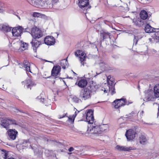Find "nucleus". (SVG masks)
Returning a JSON list of instances; mask_svg holds the SVG:
<instances>
[{"label": "nucleus", "mask_w": 159, "mask_h": 159, "mask_svg": "<svg viewBox=\"0 0 159 159\" xmlns=\"http://www.w3.org/2000/svg\"><path fill=\"white\" fill-rule=\"evenodd\" d=\"M17 63V66H19V67L20 68H22L24 66V62L23 64L19 62H18Z\"/></svg>", "instance_id": "a19ab883"}, {"label": "nucleus", "mask_w": 159, "mask_h": 159, "mask_svg": "<svg viewBox=\"0 0 159 159\" xmlns=\"http://www.w3.org/2000/svg\"><path fill=\"white\" fill-rule=\"evenodd\" d=\"M76 115L74 116V115H73L72 117L69 116L68 117V120L70 121L71 123H73L74 122V120L75 119V117Z\"/></svg>", "instance_id": "e433bc0d"}, {"label": "nucleus", "mask_w": 159, "mask_h": 159, "mask_svg": "<svg viewBox=\"0 0 159 159\" xmlns=\"http://www.w3.org/2000/svg\"><path fill=\"white\" fill-rule=\"evenodd\" d=\"M118 102H115V100L112 102V105L115 108H118L120 107V106Z\"/></svg>", "instance_id": "f704fd0d"}, {"label": "nucleus", "mask_w": 159, "mask_h": 159, "mask_svg": "<svg viewBox=\"0 0 159 159\" xmlns=\"http://www.w3.org/2000/svg\"><path fill=\"white\" fill-rule=\"evenodd\" d=\"M138 38H137L135 36H134V44H135V45H136L137 44L138 41Z\"/></svg>", "instance_id": "ea45409f"}, {"label": "nucleus", "mask_w": 159, "mask_h": 159, "mask_svg": "<svg viewBox=\"0 0 159 159\" xmlns=\"http://www.w3.org/2000/svg\"><path fill=\"white\" fill-rule=\"evenodd\" d=\"M27 87L28 88H29L31 86L34 85V84L33 83V82L31 81L30 80L28 79L27 80Z\"/></svg>", "instance_id": "473e14b6"}, {"label": "nucleus", "mask_w": 159, "mask_h": 159, "mask_svg": "<svg viewBox=\"0 0 159 159\" xmlns=\"http://www.w3.org/2000/svg\"><path fill=\"white\" fill-rule=\"evenodd\" d=\"M74 74H75L76 75H77V74L75 73L74 72H73Z\"/></svg>", "instance_id": "69168bd1"}, {"label": "nucleus", "mask_w": 159, "mask_h": 159, "mask_svg": "<svg viewBox=\"0 0 159 159\" xmlns=\"http://www.w3.org/2000/svg\"><path fill=\"white\" fill-rule=\"evenodd\" d=\"M136 133L132 129H130L126 131L125 135L128 140L134 139L135 137Z\"/></svg>", "instance_id": "1a4fd4ad"}, {"label": "nucleus", "mask_w": 159, "mask_h": 159, "mask_svg": "<svg viewBox=\"0 0 159 159\" xmlns=\"http://www.w3.org/2000/svg\"><path fill=\"white\" fill-rule=\"evenodd\" d=\"M45 61H46V62H50L52 63V61H47V60H45Z\"/></svg>", "instance_id": "bf43d9fd"}, {"label": "nucleus", "mask_w": 159, "mask_h": 159, "mask_svg": "<svg viewBox=\"0 0 159 159\" xmlns=\"http://www.w3.org/2000/svg\"><path fill=\"white\" fill-rule=\"evenodd\" d=\"M117 6H118H118H119V5L118 4V5H117ZM113 7H117V5H114L113 6ZM117 7H118V6H117Z\"/></svg>", "instance_id": "5fc2aeb1"}, {"label": "nucleus", "mask_w": 159, "mask_h": 159, "mask_svg": "<svg viewBox=\"0 0 159 159\" xmlns=\"http://www.w3.org/2000/svg\"><path fill=\"white\" fill-rule=\"evenodd\" d=\"M143 35L140 34H138L137 36H135L137 38H138V39H141L143 37Z\"/></svg>", "instance_id": "79ce46f5"}, {"label": "nucleus", "mask_w": 159, "mask_h": 159, "mask_svg": "<svg viewBox=\"0 0 159 159\" xmlns=\"http://www.w3.org/2000/svg\"><path fill=\"white\" fill-rule=\"evenodd\" d=\"M159 116V106L158 108V112L157 113V116Z\"/></svg>", "instance_id": "3c124183"}, {"label": "nucleus", "mask_w": 159, "mask_h": 159, "mask_svg": "<svg viewBox=\"0 0 159 159\" xmlns=\"http://www.w3.org/2000/svg\"><path fill=\"white\" fill-rule=\"evenodd\" d=\"M133 22L134 25L139 27H141L143 24V21L140 18L138 19L135 21Z\"/></svg>", "instance_id": "412c9836"}, {"label": "nucleus", "mask_w": 159, "mask_h": 159, "mask_svg": "<svg viewBox=\"0 0 159 159\" xmlns=\"http://www.w3.org/2000/svg\"><path fill=\"white\" fill-rule=\"evenodd\" d=\"M86 121L89 123L93 124L94 119L93 116V111L91 110H89L87 112L86 117ZM86 121V120H85Z\"/></svg>", "instance_id": "6e6552de"}, {"label": "nucleus", "mask_w": 159, "mask_h": 159, "mask_svg": "<svg viewBox=\"0 0 159 159\" xmlns=\"http://www.w3.org/2000/svg\"><path fill=\"white\" fill-rule=\"evenodd\" d=\"M139 140L140 143L143 145L145 144L147 141L146 137L143 135H141L140 136Z\"/></svg>", "instance_id": "bb28decb"}, {"label": "nucleus", "mask_w": 159, "mask_h": 159, "mask_svg": "<svg viewBox=\"0 0 159 159\" xmlns=\"http://www.w3.org/2000/svg\"><path fill=\"white\" fill-rule=\"evenodd\" d=\"M149 99L150 100H152V99L150 98H149Z\"/></svg>", "instance_id": "0e129e2a"}, {"label": "nucleus", "mask_w": 159, "mask_h": 159, "mask_svg": "<svg viewBox=\"0 0 159 159\" xmlns=\"http://www.w3.org/2000/svg\"><path fill=\"white\" fill-rule=\"evenodd\" d=\"M141 113H142V114H141V115H142V114H143V111H142L141 112V113H140L141 114Z\"/></svg>", "instance_id": "052dcab7"}, {"label": "nucleus", "mask_w": 159, "mask_h": 159, "mask_svg": "<svg viewBox=\"0 0 159 159\" xmlns=\"http://www.w3.org/2000/svg\"><path fill=\"white\" fill-rule=\"evenodd\" d=\"M54 2H56L58 1V0H52Z\"/></svg>", "instance_id": "864d4df0"}, {"label": "nucleus", "mask_w": 159, "mask_h": 159, "mask_svg": "<svg viewBox=\"0 0 159 159\" xmlns=\"http://www.w3.org/2000/svg\"><path fill=\"white\" fill-rule=\"evenodd\" d=\"M31 34L33 39H38L43 36V33L42 31L39 28L34 27L31 30Z\"/></svg>", "instance_id": "7ed1b4c3"}, {"label": "nucleus", "mask_w": 159, "mask_h": 159, "mask_svg": "<svg viewBox=\"0 0 159 159\" xmlns=\"http://www.w3.org/2000/svg\"><path fill=\"white\" fill-rule=\"evenodd\" d=\"M14 111L15 112H17V113L18 112H22V113H24V112H23V111H22L20 110L17 109H15V110H14Z\"/></svg>", "instance_id": "c03bdc74"}, {"label": "nucleus", "mask_w": 159, "mask_h": 159, "mask_svg": "<svg viewBox=\"0 0 159 159\" xmlns=\"http://www.w3.org/2000/svg\"><path fill=\"white\" fill-rule=\"evenodd\" d=\"M87 84V81L85 80H81L78 82V85L79 87L83 88L86 86Z\"/></svg>", "instance_id": "6ab92c4d"}, {"label": "nucleus", "mask_w": 159, "mask_h": 159, "mask_svg": "<svg viewBox=\"0 0 159 159\" xmlns=\"http://www.w3.org/2000/svg\"><path fill=\"white\" fill-rule=\"evenodd\" d=\"M2 30L6 32H9L11 30V27L8 26L3 25L2 26Z\"/></svg>", "instance_id": "c85d7f7f"}, {"label": "nucleus", "mask_w": 159, "mask_h": 159, "mask_svg": "<svg viewBox=\"0 0 159 159\" xmlns=\"http://www.w3.org/2000/svg\"><path fill=\"white\" fill-rule=\"evenodd\" d=\"M88 89H89L91 90V93L92 94L93 93H94L97 89L98 88V86L97 85H90L89 87H87Z\"/></svg>", "instance_id": "a878e982"}, {"label": "nucleus", "mask_w": 159, "mask_h": 159, "mask_svg": "<svg viewBox=\"0 0 159 159\" xmlns=\"http://www.w3.org/2000/svg\"><path fill=\"white\" fill-rule=\"evenodd\" d=\"M112 56L113 58L115 59H116L118 58V56L116 55H113Z\"/></svg>", "instance_id": "09e8293b"}, {"label": "nucleus", "mask_w": 159, "mask_h": 159, "mask_svg": "<svg viewBox=\"0 0 159 159\" xmlns=\"http://www.w3.org/2000/svg\"><path fill=\"white\" fill-rule=\"evenodd\" d=\"M2 152H4V155L3 158L4 159H7L9 158V156H8V152H7L6 150H3L2 151Z\"/></svg>", "instance_id": "c9c22d12"}, {"label": "nucleus", "mask_w": 159, "mask_h": 159, "mask_svg": "<svg viewBox=\"0 0 159 159\" xmlns=\"http://www.w3.org/2000/svg\"><path fill=\"white\" fill-rule=\"evenodd\" d=\"M8 139L12 140H15L18 134V132L15 129H10L7 131Z\"/></svg>", "instance_id": "9d476101"}, {"label": "nucleus", "mask_w": 159, "mask_h": 159, "mask_svg": "<svg viewBox=\"0 0 159 159\" xmlns=\"http://www.w3.org/2000/svg\"><path fill=\"white\" fill-rule=\"evenodd\" d=\"M104 92L105 93H107V90H106V89H105L104 90Z\"/></svg>", "instance_id": "6e6d98bb"}, {"label": "nucleus", "mask_w": 159, "mask_h": 159, "mask_svg": "<svg viewBox=\"0 0 159 159\" xmlns=\"http://www.w3.org/2000/svg\"><path fill=\"white\" fill-rule=\"evenodd\" d=\"M107 81L109 85V92L111 95H113L116 93L115 89L114 87L115 84H114L113 81L110 80H107Z\"/></svg>", "instance_id": "ddd939ff"}, {"label": "nucleus", "mask_w": 159, "mask_h": 159, "mask_svg": "<svg viewBox=\"0 0 159 159\" xmlns=\"http://www.w3.org/2000/svg\"><path fill=\"white\" fill-rule=\"evenodd\" d=\"M2 11H3L2 9L0 8V12H2Z\"/></svg>", "instance_id": "4d7b16f0"}, {"label": "nucleus", "mask_w": 159, "mask_h": 159, "mask_svg": "<svg viewBox=\"0 0 159 159\" xmlns=\"http://www.w3.org/2000/svg\"><path fill=\"white\" fill-rule=\"evenodd\" d=\"M19 18V20H20V18L19 16H17Z\"/></svg>", "instance_id": "e2e57ef3"}, {"label": "nucleus", "mask_w": 159, "mask_h": 159, "mask_svg": "<svg viewBox=\"0 0 159 159\" xmlns=\"http://www.w3.org/2000/svg\"><path fill=\"white\" fill-rule=\"evenodd\" d=\"M7 159H15L13 157H10L9 158H8Z\"/></svg>", "instance_id": "13d9d810"}, {"label": "nucleus", "mask_w": 159, "mask_h": 159, "mask_svg": "<svg viewBox=\"0 0 159 159\" xmlns=\"http://www.w3.org/2000/svg\"><path fill=\"white\" fill-rule=\"evenodd\" d=\"M60 66L57 65L53 66L51 71L52 75L53 76H56L58 75L61 71Z\"/></svg>", "instance_id": "2eb2a0df"}, {"label": "nucleus", "mask_w": 159, "mask_h": 159, "mask_svg": "<svg viewBox=\"0 0 159 159\" xmlns=\"http://www.w3.org/2000/svg\"><path fill=\"white\" fill-rule=\"evenodd\" d=\"M15 15H16V16H17V13H16L15 14Z\"/></svg>", "instance_id": "680f3d73"}, {"label": "nucleus", "mask_w": 159, "mask_h": 159, "mask_svg": "<svg viewBox=\"0 0 159 159\" xmlns=\"http://www.w3.org/2000/svg\"><path fill=\"white\" fill-rule=\"evenodd\" d=\"M140 17L142 20L146 19L148 16V13L146 11L144 10L142 11L140 13Z\"/></svg>", "instance_id": "4be33fe9"}, {"label": "nucleus", "mask_w": 159, "mask_h": 159, "mask_svg": "<svg viewBox=\"0 0 159 159\" xmlns=\"http://www.w3.org/2000/svg\"><path fill=\"white\" fill-rule=\"evenodd\" d=\"M155 39L159 40V33L158 32H156L155 34Z\"/></svg>", "instance_id": "4c0bfd02"}, {"label": "nucleus", "mask_w": 159, "mask_h": 159, "mask_svg": "<svg viewBox=\"0 0 159 159\" xmlns=\"http://www.w3.org/2000/svg\"><path fill=\"white\" fill-rule=\"evenodd\" d=\"M81 147H75L74 148V153L76 154L77 155H80V154H79V153L81 151L80 149Z\"/></svg>", "instance_id": "2f4dec72"}, {"label": "nucleus", "mask_w": 159, "mask_h": 159, "mask_svg": "<svg viewBox=\"0 0 159 159\" xmlns=\"http://www.w3.org/2000/svg\"><path fill=\"white\" fill-rule=\"evenodd\" d=\"M107 80H110V79L111 78V77L110 75H109L107 77Z\"/></svg>", "instance_id": "8fccbe9b"}, {"label": "nucleus", "mask_w": 159, "mask_h": 159, "mask_svg": "<svg viewBox=\"0 0 159 159\" xmlns=\"http://www.w3.org/2000/svg\"><path fill=\"white\" fill-rule=\"evenodd\" d=\"M74 148L72 147H70L69 148L68 150L69 152H71L73 151H74Z\"/></svg>", "instance_id": "a18cd8bd"}, {"label": "nucleus", "mask_w": 159, "mask_h": 159, "mask_svg": "<svg viewBox=\"0 0 159 159\" xmlns=\"http://www.w3.org/2000/svg\"><path fill=\"white\" fill-rule=\"evenodd\" d=\"M100 128V129L102 130V133L103 132H104L107 129V125H103L101 126H99Z\"/></svg>", "instance_id": "72a5a7b5"}, {"label": "nucleus", "mask_w": 159, "mask_h": 159, "mask_svg": "<svg viewBox=\"0 0 159 159\" xmlns=\"http://www.w3.org/2000/svg\"><path fill=\"white\" fill-rule=\"evenodd\" d=\"M100 34L101 36L102 37L103 39L107 38V37L110 38V33L108 32H106V31L102 30L100 32Z\"/></svg>", "instance_id": "393cba45"}, {"label": "nucleus", "mask_w": 159, "mask_h": 159, "mask_svg": "<svg viewBox=\"0 0 159 159\" xmlns=\"http://www.w3.org/2000/svg\"><path fill=\"white\" fill-rule=\"evenodd\" d=\"M129 8L127 4H124V6H119L118 7L117 10L120 12H126L129 11Z\"/></svg>", "instance_id": "dca6fc26"}, {"label": "nucleus", "mask_w": 159, "mask_h": 159, "mask_svg": "<svg viewBox=\"0 0 159 159\" xmlns=\"http://www.w3.org/2000/svg\"><path fill=\"white\" fill-rule=\"evenodd\" d=\"M43 43V41H38L36 40V39H33L32 41L30 42L34 50H35V52L37 48Z\"/></svg>", "instance_id": "f8f14e48"}, {"label": "nucleus", "mask_w": 159, "mask_h": 159, "mask_svg": "<svg viewBox=\"0 0 159 159\" xmlns=\"http://www.w3.org/2000/svg\"><path fill=\"white\" fill-rule=\"evenodd\" d=\"M37 99H40L39 97H38L37 98Z\"/></svg>", "instance_id": "338daca9"}, {"label": "nucleus", "mask_w": 159, "mask_h": 159, "mask_svg": "<svg viewBox=\"0 0 159 159\" xmlns=\"http://www.w3.org/2000/svg\"><path fill=\"white\" fill-rule=\"evenodd\" d=\"M154 96L155 98H159V84H156L154 88Z\"/></svg>", "instance_id": "aec40b11"}, {"label": "nucleus", "mask_w": 159, "mask_h": 159, "mask_svg": "<svg viewBox=\"0 0 159 159\" xmlns=\"http://www.w3.org/2000/svg\"><path fill=\"white\" fill-rule=\"evenodd\" d=\"M44 98L41 99V101L43 103H44L45 106H47L50 105L51 102L50 100L47 99L46 100H45V101L44 102Z\"/></svg>", "instance_id": "7c9ffc66"}, {"label": "nucleus", "mask_w": 159, "mask_h": 159, "mask_svg": "<svg viewBox=\"0 0 159 159\" xmlns=\"http://www.w3.org/2000/svg\"><path fill=\"white\" fill-rule=\"evenodd\" d=\"M66 114H67V113H66V114H64L62 115H59V118H62L63 117H65L66 116Z\"/></svg>", "instance_id": "49530a36"}, {"label": "nucleus", "mask_w": 159, "mask_h": 159, "mask_svg": "<svg viewBox=\"0 0 159 159\" xmlns=\"http://www.w3.org/2000/svg\"><path fill=\"white\" fill-rule=\"evenodd\" d=\"M156 29L151 26L148 24H147L145 27V30L147 33H152L153 32H155Z\"/></svg>", "instance_id": "f3484780"}, {"label": "nucleus", "mask_w": 159, "mask_h": 159, "mask_svg": "<svg viewBox=\"0 0 159 159\" xmlns=\"http://www.w3.org/2000/svg\"><path fill=\"white\" fill-rule=\"evenodd\" d=\"M20 47L19 49V51H23L27 49L28 48V44L27 43H25L23 41H20Z\"/></svg>", "instance_id": "a211bd4d"}, {"label": "nucleus", "mask_w": 159, "mask_h": 159, "mask_svg": "<svg viewBox=\"0 0 159 159\" xmlns=\"http://www.w3.org/2000/svg\"><path fill=\"white\" fill-rule=\"evenodd\" d=\"M100 73H101V72L100 73H98V74L97 72H96V74H97V75H98V74H99Z\"/></svg>", "instance_id": "774afa93"}, {"label": "nucleus", "mask_w": 159, "mask_h": 159, "mask_svg": "<svg viewBox=\"0 0 159 159\" xmlns=\"http://www.w3.org/2000/svg\"><path fill=\"white\" fill-rule=\"evenodd\" d=\"M29 141L28 140H24V141H23V143L22 144H25V145H26V144L29 143Z\"/></svg>", "instance_id": "de8ad7c7"}, {"label": "nucleus", "mask_w": 159, "mask_h": 159, "mask_svg": "<svg viewBox=\"0 0 159 159\" xmlns=\"http://www.w3.org/2000/svg\"><path fill=\"white\" fill-rule=\"evenodd\" d=\"M118 101L119 102V104L120 106V107L122 106L127 104L126 102H125V99L121 98L120 99H116L115 100V102H118Z\"/></svg>", "instance_id": "5701e85b"}, {"label": "nucleus", "mask_w": 159, "mask_h": 159, "mask_svg": "<svg viewBox=\"0 0 159 159\" xmlns=\"http://www.w3.org/2000/svg\"><path fill=\"white\" fill-rule=\"evenodd\" d=\"M134 114V113L132 111L131 112V113L129 114L128 115H126V116H127V117H131V116H133V115Z\"/></svg>", "instance_id": "37998d69"}, {"label": "nucleus", "mask_w": 159, "mask_h": 159, "mask_svg": "<svg viewBox=\"0 0 159 159\" xmlns=\"http://www.w3.org/2000/svg\"><path fill=\"white\" fill-rule=\"evenodd\" d=\"M75 55L76 57L79 56L80 63L81 65L84 66L86 57V55L85 53L82 51L78 50L75 52Z\"/></svg>", "instance_id": "423d86ee"}, {"label": "nucleus", "mask_w": 159, "mask_h": 159, "mask_svg": "<svg viewBox=\"0 0 159 159\" xmlns=\"http://www.w3.org/2000/svg\"><path fill=\"white\" fill-rule=\"evenodd\" d=\"M24 66L26 71L31 73L30 70V64L28 61H24Z\"/></svg>", "instance_id": "cd10ccee"}, {"label": "nucleus", "mask_w": 159, "mask_h": 159, "mask_svg": "<svg viewBox=\"0 0 159 159\" xmlns=\"http://www.w3.org/2000/svg\"><path fill=\"white\" fill-rule=\"evenodd\" d=\"M102 130L100 129L98 126H94L93 125H90V127L88 126L87 130L88 133L92 134L95 136H98L100 135L102 133Z\"/></svg>", "instance_id": "f257e3e1"}, {"label": "nucleus", "mask_w": 159, "mask_h": 159, "mask_svg": "<svg viewBox=\"0 0 159 159\" xmlns=\"http://www.w3.org/2000/svg\"><path fill=\"white\" fill-rule=\"evenodd\" d=\"M152 155H159V153L158 154V153H152Z\"/></svg>", "instance_id": "603ef678"}, {"label": "nucleus", "mask_w": 159, "mask_h": 159, "mask_svg": "<svg viewBox=\"0 0 159 159\" xmlns=\"http://www.w3.org/2000/svg\"><path fill=\"white\" fill-rule=\"evenodd\" d=\"M115 148L117 150L120 151H128L131 150H134L136 149V148H134L132 147H127L125 146H120L119 145H117Z\"/></svg>", "instance_id": "4468645a"}, {"label": "nucleus", "mask_w": 159, "mask_h": 159, "mask_svg": "<svg viewBox=\"0 0 159 159\" xmlns=\"http://www.w3.org/2000/svg\"><path fill=\"white\" fill-rule=\"evenodd\" d=\"M68 63V62L67 60L65 59L61 60V66H62V67L64 69H66V66H67V64Z\"/></svg>", "instance_id": "c756f323"}, {"label": "nucleus", "mask_w": 159, "mask_h": 159, "mask_svg": "<svg viewBox=\"0 0 159 159\" xmlns=\"http://www.w3.org/2000/svg\"><path fill=\"white\" fill-rule=\"evenodd\" d=\"M78 5L80 8L84 11H86L91 7V6L89 5V0H79Z\"/></svg>", "instance_id": "39448f33"}, {"label": "nucleus", "mask_w": 159, "mask_h": 159, "mask_svg": "<svg viewBox=\"0 0 159 159\" xmlns=\"http://www.w3.org/2000/svg\"><path fill=\"white\" fill-rule=\"evenodd\" d=\"M90 90L87 88L82 89L80 93V98L82 100H84L90 99L92 95Z\"/></svg>", "instance_id": "f03ea898"}, {"label": "nucleus", "mask_w": 159, "mask_h": 159, "mask_svg": "<svg viewBox=\"0 0 159 159\" xmlns=\"http://www.w3.org/2000/svg\"><path fill=\"white\" fill-rule=\"evenodd\" d=\"M16 125V121L14 120L9 119L7 118L3 119L1 121V125L4 128L8 129L10 125Z\"/></svg>", "instance_id": "20e7f679"}, {"label": "nucleus", "mask_w": 159, "mask_h": 159, "mask_svg": "<svg viewBox=\"0 0 159 159\" xmlns=\"http://www.w3.org/2000/svg\"><path fill=\"white\" fill-rule=\"evenodd\" d=\"M99 65L101 70L102 71H105L108 70V66L107 64L104 62H102L100 63Z\"/></svg>", "instance_id": "b1692460"}, {"label": "nucleus", "mask_w": 159, "mask_h": 159, "mask_svg": "<svg viewBox=\"0 0 159 159\" xmlns=\"http://www.w3.org/2000/svg\"><path fill=\"white\" fill-rule=\"evenodd\" d=\"M40 14L38 12H34L33 14V16L34 17H39L40 16Z\"/></svg>", "instance_id": "58836bf2"}, {"label": "nucleus", "mask_w": 159, "mask_h": 159, "mask_svg": "<svg viewBox=\"0 0 159 159\" xmlns=\"http://www.w3.org/2000/svg\"><path fill=\"white\" fill-rule=\"evenodd\" d=\"M44 41L46 44L48 45H52L54 44L55 39L52 36H48L44 39Z\"/></svg>", "instance_id": "9b49d317"}, {"label": "nucleus", "mask_w": 159, "mask_h": 159, "mask_svg": "<svg viewBox=\"0 0 159 159\" xmlns=\"http://www.w3.org/2000/svg\"><path fill=\"white\" fill-rule=\"evenodd\" d=\"M25 32L24 29H22V27L20 26L16 27L12 30V33L13 36L18 37L20 36L22 32Z\"/></svg>", "instance_id": "0eeeda50"}]
</instances>
